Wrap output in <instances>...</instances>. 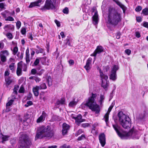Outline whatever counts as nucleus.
I'll return each mask as SVG.
<instances>
[{"instance_id": "nucleus-51", "label": "nucleus", "mask_w": 148, "mask_h": 148, "mask_svg": "<svg viewBox=\"0 0 148 148\" xmlns=\"http://www.w3.org/2000/svg\"><path fill=\"white\" fill-rule=\"evenodd\" d=\"M36 47L39 49L38 50L40 53H43L44 52V51L42 49L40 48L38 46H37Z\"/></svg>"}, {"instance_id": "nucleus-38", "label": "nucleus", "mask_w": 148, "mask_h": 148, "mask_svg": "<svg viewBox=\"0 0 148 148\" xmlns=\"http://www.w3.org/2000/svg\"><path fill=\"white\" fill-rule=\"evenodd\" d=\"M83 132V131L82 129L79 130L76 133L75 135L76 136H78L79 135L82 133Z\"/></svg>"}, {"instance_id": "nucleus-26", "label": "nucleus", "mask_w": 148, "mask_h": 148, "mask_svg": "<svg viewBox=\"0 0 148 148\" xmlns=\"http://www.w3.org/2000/svg\"><path fill=\"white\" fill-rule=\"evenodd\" d=\"M1 14L4 18H6L7 17V16L10 15V13L8 11L5 10L4 12H2L1 13Z\"/></svg>"}, {"instance_id": "nucleus-2", "label": "nucleus", "mask_w": 148, "mask_h": 148, "mask_svg": "<svg viewBox=\"0 0 148 148\" xmlns=\"http://www.w3.org/2000/svg\"><path fill=\"white\" fill-rule=\"evenodd\" d=\"M54 132L51 129L50 126H42L39 127L36 134L35 139L46 137L49 138H52L54 135Z\"/></svg>"}, {"instance_id": "nucleus-48", "label": "nucleus", "mask_w": 148, "mask_h": 148, "mask_svg": "<svg viewBox=\"0 0 148 148\" xmlns=\"http://www.w3.org/2000/svg\"><path fill=\"white\" fill-rule=\"evenodd\" d=\"M63 12L66 14H68L69 12V9L67 8H65L63 10Z\"/></svg>"}, {"instance_id": "nucleus-62", "label": "nucleus", "mask_w": 148, "mask_h": 148, "mask_svg": "<svg viewBox=\"0 0 148 148\" xmlns=\"http://www.w3.org/2000/svg\"><path fill=\"white\" fill-rule=\"evenodd\" d=\"M34 80L36 82H38L41 80V79L38 77H36Z\"/></svg>"}, {"instance_id": "nucleus-40", "label": "nucleus", "mask_w": 148, "mask_h": 148, "mask_svg": "<svg viewBox=\"0 0 148 148\" xmlns=\"http://www.w3.org/2000/svg\"><path fill=\"white\" fill-rule=\"evenodd\" d=\"M24 88L22 86H21L20 89L18 91V92L20 93H23L24 92Z\"/></svg>"}, {"instance_id": "nucleus-58", "label": "nucleus", "mask_w": 148, "mask_h": 148, "mask_svg": "<svg viewBox=\"0 0 148 148\" xmlns=\"http://www.w3.org/2000/svg\"><path fill=\"white\" fill-rule=\"evenodd\" d=\"M69 62L70 65H73L74 64V60H70L69 61Z\"/></svg>"}, {"instance_id": "nucleus-14", "label": "nucleus", "mask_w": 148, "mask_h": 148, "mask_svg": "<svg viewBox=\"0 0 148 148\" xmlns=\"http://www.w3.org/2000/svg\"><path fill=\"white\" fill-rule=\"evenodd\" d=\"M42 3V0H38L36 1L31 3L29 6V7L30 8H32L35 6H39Z\"/></svg>"}, {"instance_id": "nucleus-10", "label": "nucleus", "mask_w": 148, "mask_h": 148, "mask_svg": "<svg viewBox=\"0 0 148 148\" xmlns=\"http://www.w3.org/2000/svg\"><path fill=\"white\" fill-rule=\"evenodd\" d=\"M99 140L102 147H104L106 144L105 135L103 133L100 134L99 136Z\"/></svg>"}, {"instance_id": "nucleus-22", "label": "nucleus", "mask_w": 148, "mask_h": 148, "mask_svg": "<svg viewBox=\"0 0 148 148\" xmlns=\"http://www.w3.org/2000/svg\"><path fill=\"white\" fill-rule=\"evenodd\" d=\"M40 89L38 87V86H36L35 87H34L33 88V91L34 93V95L36 96H38L39 95L38 90Z\"/></svg>"}, {"instance_id": "nucleus-57", "label": "nucleus", "mask_w": 148, "mask_h": 148, "mask_svg": "<svg viewBox=\"0 0 148 148\" xmlns=\"http://www.w3.org/2000/svg\"><path fill=\"white\" fill-rule=\"evenodd\" d=\"M5 6V4L3 3H0V8L1 9H3Z\"/></svg>"}, {"instance_id": "nucleus-34", "label": "nucleus", "mask_w": 148, "mask_h": 148, "mask_svg": "<svg viewBox=\"0 0 148 148\" xmlns=\"http://www.w3.org/2000/svg\"><path fill=\"white\" fill-rule=\"evenodd\" d=\"M8 138L9 136H8L2 135V143H4V141L8 140Z\"/></svg>"}, {"instance_id": "nucleus-31", "label": "nucleus", "mask_w": 148, "mask_h": 148, "mask_svg": "<svg viewBox=\"0 0 148 148\" xmlns=\"http://www.w3.org/2000/svg\"><path fill=\"white\" fill-rule=\"evenodd\" d=\"M19 88V87L18 86L15 85L14 86V87L13 90V94H15L16 95L17 94V90H18Z\"/></svg>"}, {"instance_id": "nucleus-20", "label": "nucleus", "mask_w": 148, "mask_h": 148, "mask_svg": "<svg viewBox=\"0 0 148 148\" xmlns=\"http://www.w3.org/2000/svg\"><path fill=\"white\" fill-rule=\"evenodd\" d=\"M93 23L94 25H96L98 23V14L97 12H95L94 15L92 17Z\"/></svg>"}, {"instance_id": "nucleus-9", "label": "nucleus", "mask_w": 148, "mask_h": 148, "mask_svg": "<svg viewBox=\"0 0 148 148\" xmlns=\"http://www.w3.org/2000/svg\"><path fill=\"white\" fill-rule=\"evenodd\" d=\"M119 69V67L116 65H114L112 69L111 73L110 76V79L113 81H115L116 79V71Z\"/></svg>"}, {"instance_id": "nucleus-56", "label": "nucleus", "mask_w": 148, "mask_h": 148, "mask_svg": "<svg viewBox=\"0 0 148 148\" xmlns=\"http://www.w3.org/2000/svg\"><path fill=\"white\" fill-rule=\"evenodd\" d=\"M55 22L57 26L58 27H59L60 26V23L59 21H58L56 20H55Z\"/></svg>"}, {"instance_id": "nucleus-46", "label": "nucleus", "mask_w": 148, "mask_h": 148, "mask_svg": "<svg viewBox=\"0 0 148 148\" xmlns=\"http://www.w3.org/2000/svg\"><path fill=\"white\" fill-rule=\"evenodd\" d=\"M142 9V8L141 6H138L135 9V10L136 12H139Z\"/></svg>"}, {"instance_id": "nucleus-53", "label": "nucleus", "mask_w": 148, "mask_h": 148, "mask_svg": "<svg viewBox=\"0 0 148 148\" xmlns=\"http://www.w3.org/2000/svg\"><path fill=\"white\" fill-rule=\"evenodd\" d=\"M125 52L128 55H129L131 53V51L129 49H127L125 50Z\"/></svg>"}, {"instance_id": "nucleus-36", "label": "nucleus", "mask_w": 148, "mask_h": 148, "mask_svg": "<svg viewBox=\"0 0 148 148\" xmlns=\"http://www.w3.org/2000/svg\"><path fill=\"white\" fill-rule=\"evenodd\" d=\"M5 20L6 21H14V19L11 16H8L7 18H5Z\"/></svg>"}, {"instance_id": "nucleus-39", "label": "nucleus", "mask_w": 148, "mask_h": 148, "mask_svg": "<svg viewBox=\"0 0 148 148\" xmlns=\"http://www.w3.org/2000/svg\"><path fill=\"white\" fill-rule=\"evenodd\" d=\"M6 36L9 39H11L12 38L13 36L12 34L10 33H8L7 34Z\"/></svg>"}, {"instance_id": "nucleus-43", "label": "nucleus", "mask_w": 148, "mask_h": 148, "mask_svg": "<svg viewBox=\"0 0 148 148\" xmlns=\"http://www.w3.org/2000/svg\"><path fill=\"white\" fill-rule=\"evenodd\" d=\"M39 62V59L38 58H36L34 63V64L35 66H37Z\"/></svg>"}, {"instance_id": "nucleus-5", "label": "nucleus", "mask_w": 148, "mask_h": 148, "mask_svg": "<svg viewBox=\"0 0 148 148\" xmlns=\"http://www.w3.org/2000/svg\"><path fill=\"white\" fill-rule=\"evenodd\" d=\"M19 148H28L31 144V142L28 136L23 134L19 138Z\"/></svg>"}, {"instance_id": "nucleus-1", "label": "nucleus", "mask_w": 148, "mask_h": 148, "mask_svg": "<svg viewBox=\"0 0 148 148\" xmlns=\"http://www.w3.org/2000/svg\"><path fill=\"white\" fill-rule=\"evenodd\" d=\"M107 23L114 26H116L121 21V14L113 8H110L108 10Z\"/></svg>"}, {"instance_id": "nucleus-64", "label": "nucleus", "mask_w": 148, "mask_h": 148, "mask_svg": "<svg viewBox=\"0 0 148 148\" xmlns=\"http://www.w3.org/2000/svg\"><path fill=\"white\" fill-rule=\"evenodd\" d=\"M57 146L56 145H52L49 146L48 147V148H57Z\"/></svg>"}, {"instance_id": "nucleus-3", "label": "nucleus", "mask_w": 148, "mask_h": 148, "mask_svg": "<svg viewBox=\"0 0 148 148\" xmlns=\"http://www.w3.org/2000/svg\"><path fill=\"white\" fill-rule=\"evenodd\" d=\"M97 96V94L92 93V96L88 98L85 105L92 111L95 112L96 113H98L99 112V105L97 104L95 101Z\"/></svg>"}, {"instance_id": "nucleus-27", "label": "nucleus", "mask_w": 148, "mask_h": 148, "mask_svg": "<svg viewBox=\"0 0 148 148\" xmlns=\"http://www.w3.org/2000/svg\"><path fill=\"white\" fill-rule=\"evenodd\" d=\"M0 58L2 62H4L6 61V56L4 55L1 54V53H0Z\"/></svg>"}, {"instance_id": "nucleus-17", "label": "nucleus", "mask_w": 148, "mask_h": 148, "mask_svg": "<svg viewBox=\"0 0 148 148\" xmlns=\"http://www.w3.org/2000/svg\"><path fill=\"white\" fill-rule=\"evenodd\" d=\"M115 2L116 4L119 6L123 10V12H125V11L126 9V8L124 5L122 4L118 0H113Z\"/></svg>"}, {"instance_id": "nucleus-44", "label": "nucleus", "mask_w": 148, "mask_h": 148, "mask_svg": "<svg viewBox=\"0 0 148 148\" xmlns=\"http://www.w3.org/2000/svg\"><path fill=\"white\" fill-rule=\"evenodd\" d=\"M89 125V124L88 123H84L81 124V126L82 127L85 128L88 127Z\"/></svg>"}, {"instance_id": "nucleus-16", "label": "nucleus", "mask_w": 148, "mask_h": 148, "mask_svg": "<svg viewBox=\"0 0 148 148\" xmlns=\"http://www.w3.org/2000/svg\"><path fill=\"white\" fill-rule=\"evenodd\" d=\"M22 66L21 64L18 63L16 70V74L18 76H20L22 74Z\"/></svg>"}, {"instance_id": "nucleus-47", "label": "nucleus", "mask_w": 148, "mask_h": 148, "mask_svg": "<svg viewBox=\"0 0 148 148\" xmlns=\"http://www.w3.org/2000/svg\"><path fill=\"white\" fill-rule=\"evenodd\" d=\"M60 148H70V146L69 145L67 146L65 144H64L60 146Z\"/></svg>"}, {"instance_id": "nucleus-4", "label": "nucleus", "mask_w": 148, "mask_h": 148, "mask_svg": "<svg viewBox=\"0 0 148 148\" xmlns=\"http://www.w3.org/2000/svg\"><path fill=\"white\" fill-rule=\"evenodd\" d=\"M118 116L122 126L125 129L130 127L131 124L130 119L129 116L124 114L122 112H120L118 114Z\"/></svg>"}, {"instance_id": "nucleus-63", "label": "nucleus", "mask_w": 148, "mask_h": 148, "mask_svg": "<svg viewBox=\"0 0 148 148\" xmlns=\"http://www.w3.org/2000/svg\"><path fill=\"white\" fill-rule=\"evenodd\" d=\"M60 35L61 36L62 38H64L65 36L64 34V32H62L60 33Z\"/></svg>"}, {"instance_id": "nucleus-21", "label": "nucleus", "mask_w": 148, "mask_h": 148, "mask_svg": "<svg viewBox=\"0 0 148 148\" xmlns=\"http://www.w3.org/2000/svg\"><path fill=\"white\" fill-rule=\"evenodd\" d=\"M45 115V113L44 112H43L41 115L37 119V122L38 123H40L44 120Z\"/></svg>"}, {"instance_id": "nucleus-25", "label": "nucleus", "mask_w": 148, "mask_h": 148, "mask_svg": "<svg viewBox=\"0 0 148 148\" xmlns=\"http://www.w3.org/2000/svg\"><path fill=\"white\" fill-rule=\"evenodd\" d=\"M105 99V97L103 95H101L100 97V99L98 101L99 104L100 106H102L103 103L104 102Z\"/></svg>"}, {"instance_id": "nucleus-15", "label": "nucleus", "mask_w": 148, "mask_h": 148, "mask_svg": "<svg viewBox=\"0 0 148 148\" xmlns=\"http://www.w3.org/2000/svg\"><path fill=\"white\" fill-rule=\"evenodd\" d=\"M74 119H75L77 124L78 125L84 121L85 120L82 119V116L80 114L78 115L77 117H74Z\"/></svg>"}, {"instance_id": "nucleus-54", "label": "nucleus", "mask_w": 148, "mask_h": 148, "mask_svg": "<svg viewBox=\"0 0 148 148\" xmlns=\"http://www.w3.org/2000/svg\"><path fill=\"white\" fill-rule=\"evenodd\" d=\"M21 32L22 34H25L26 32V29L25 28H22L21 30Z\"/></svg>"}, {"instance_id": "nucleus-11", "label": "nucleus", "mask_w": 148, "mask_h": 148, "mask_svg": "<svg viewBox=\"0 0 148 148\" xmlns=\"http://www.w3.org/2000/svg\"><path fill=\"white\" fill-rule=\"evenodd\" d=\"M72 39L71 37L67 36L66 40H64V44L63 45V47L66 48L67 45L69 46L72 47V45L71 43L72 42Z\"/></svg>"}, {"instance_id": "nucleus-29", "label": "nucleus", "mask_w": 148, "mask_h": 148, "mask_svg": "<svg viewBox=\"0 0 148 148\" xmlns=\"http://www.w3.org/2000/svg\"><path fill=\"white\" fill-rule=\"evenodd\" d=\"M38 87L40 90L45 89H46L47 88L46 84L45 83L41 84L40 86H38Z\"/></svg>"}, {"instance_id": "nucleus-12", "label": "nucleus", "mask_w": 148, "mask_h": 148, "mask_svg": "<svg viewBox=\"0 0 148 148\" xmlns=\"http://www.w3.org/2000/svg\"><path fill=\"white\" fill-rule=\"evenodd\" d=\"M92 59L91 58H89L87 60L86 65L84 67L87 72L89 71L91 68V62Z\"/></svg>"}, {"instance_id": "nucleus-32", "label": "nucleus", "mask_w": 148, "mask_h": 148, "mask_svg": "<svg viewBox=\"0 0 148 148\" xmlns=\"http://www.w3.org/2000/svg\"><path fill=\"white\" fill-rule=\"evenodd\" d=\"M142 13L145 15H148V8H146L143 9L142 10Z\"/></svg>"}, {"instance_id": "nucleus-35", "label": "nucleus", "mask_w": 148, "mask_h": 148, "mask_svg": "<svg viewBox=\"0 0 148 148\" xmlns=\"http://www.w3.org/2000/svg\"><path fill=\"white\" fill-rule=\"evenodd\" d=\"M18 50V48L17 47H15L13 49V54L14 55H15L17 53Z\"/></svg>"}, {"instance_id": "nucleus-33", "label": "nucleus", "mask_w": 148, "mask_h": 148, "mask_svg": "<svg viewBox=\"0 0 148 148\" xmlns=\"http://www.w3.org/2000/svg\"><path fill=\"white\" fill-rule=\"evenodd\" d=\"M9 68H10V70L12 71V72H13L15 70L14 69V63H12L9 66Z\"/></svg>"}, {"instance_id": "nucleus-24", "label": "nucleus", "mask_w": 148, "mask_h": 148, "mask_svg": "<svg viewBox=\"0 0 148 148\" xmlns=\"http://www.w3.org/2000/svg\"><path fill=\"white\" fill-rule=\"evenodd\" d=\"M65 99L64 98L61 99L60 100L57 101L56 104V106L59 105L60 104H64L65 103Z\"/></svg>"}, {"instance_id": "nucleus-18", "label": "nucleus", "mask_w": 148, "mask_h": 148, "mask_svg": "<svg viewBox=\"0 0 148 148\" xmlns=\"http://www.w3.org/2000/svg\"><path fill=\"white\" fill-rule=\"evenodd\" d=\"M103 51V47L101 46H98L95 50L94 56H96L97 54H99Z\"/></svg>"}, {"instance_id": "nucleus-7", "label": "nucleus", "mask_w": 148, "mask_h": 148, "mask_svg": "<svg viewBox=\"0 0 148 148\" xmlns=\"http://www.w3.org/2000/svg\"><path fill=\"white\" fill-rule=\"evenodd\" d=\"M56 0H46L43 7L41 9L42 10L45 9H55Z\"/></svg>"}, {"instance_id": "nucleus-55", "label": "nucleus", "mask_w": 148, "mask_h": 148, "mask_svg": "<svg viewBox=\"0 0 148 148\" xmlns=\"http://www.w3.org/2000/svg\"><path fill=\"white\" fill-rule=\"evenodd\" d=\"M135 36L136 37L139 38L140 37V34L138 32H135Z\"/></svg>"}, {"instance_id": "nucleus-41", "label": "nucleus", "mask_w": 148, "mask_h": 148, "mask_svg": "<svg viewBox=\"0 0 148 148\" xmlns=\"http://www.w3.org/2000/svg\"><path fill=\"white\" fill-rule=\"evenodd\" d=\"M0 53H1V54L4 55L5 54L6 56H8L9 54V53L7 50L2 51Z\"/></svg>"}, {"instance_id": "nucleus-45", "label": "nucleus", "mask_w": 148, "mask_h": 148, "mask_svg": "<svg viewBox=\"0 0 148 148\" xmlns=\"http://www.w3.org/2000/svg\"><path fill=\"white\" fill-rule=\"evenodd\" d=\"M45 70L44 69H41L40 71L37 72V74L39 75H41L43 74L45 72Z\"/></svg>"}, {"instance_id": "nucleus-52", "label": "nucleus", "mask_w": 148, "mask_h": 148, "mask_svg": "<svg viewBox=\"0 0 148 148\" xmlns=\"http://www.w3.org/2000/svg\"><path fill=\"white\" fill-rule=\"evenodd\" d=\"M85 138V136L84 135L82 134L81 136L79 137L78 138V140H80L84 138Z\"/></svg>"}, {"instance_id": "nucleus-13", "label": "nucleus", "mask_w": 148, "mask_h": 148, "mask_svg": "<svg viewBox=\"0 0 148 148\" xmlns=\"http://www.w3.org/2000/svg\"><path fill=\"white\" fill-rule=\"evenodd\" d=\"M69 128L70 126L68 125L66 123L63 124V129L62 131V134L63 135L66 134L67 133L68 131L69 130Z\"/></svg>"}, {"instance_id": "nucleus-60", "label": "nucleus", "mask_w": 148, "mask_h": 148, "mask_svg": "<svg viewBox=\"0 0 148 148\" xmlns=\"http://www.w3.org/2000/svg\"><path fill=\"white\" fill-rule=\"evenodd\" d=\"M136 20L137 22H140L142 21V18L140 17H137L136 18Z\"/></svg>"}, {"instance_id": "nucleus-23", "label": "nucleus", "mask_w": 148, "mask_h": 148, "mask_svg": "<svg viewBox=\"0 0 148 148\" xmlns=\"http://www.w3.org/2000/svg\"><path fill=\"white\" fill-rule=\"evenodd\" d=\"M5 81L6 82V85L8 86L12 82V80L11 77H5Z\"/></svg>"}, {"instance_id": "nucleus-42", "label": "nucleus", "mask_w": 148, "mask_h": 148, "mask_svg": "<svg viewBox=\"0 0 148 148\" xmlns=\"http://www.w3.org/2000/svg\"><path fill=\"white\" fill-rule=\"evenodd\" d=\"M21 22L19 21H18L16 23V26L17 28L19 29L21 27Z\"/></svg>"}, {"instance_id": "nucleus-28", "label": "nucleus", "mask_w": 148, "mask_h": 148, "mask_svg": "<svg viewBox=\"0 0 148 148\" xmlns=\"http://www.w3.org/2000/svg\"><path fill=\"white\" fill-rule=\"evenodd\" d=\"M77 103L76 101H75L74 100L71 101L69 103V106L70 107H73L75 106L77 104Z\"/></svg>"}, {"instance_id": "nucleus-61", "label": "nucleus", "mask_w": 148, "mask_h": 148, "mask_svg": "<svg viewBox=\"0 0 148 148\" xmlns=\"http://www.w3.org/2000/svg\"><path fill=\"white\" fill-rule=\"evenodd\" d=\"M143 26L146 27L148 28V23L145 22L144 23Z\"/></svg>"}, {"instance_id": "nucleus-19", "label": "nucleus", "mask_w": 148, "mask_h": 148, "mask_svg": "<svg viewBox=\"0 0 148 148\" xmlns=\"http://www.w3.org/2000/svg\"><path fill=\"white\" fill-rule=\"evenodd\" d=\"M112 108L113 107L112 106H110L109 107L108 109V110L106 114L104 116V118H105V121L106 123L108 121L109 115L110 112Z\"/></svg>"}, {"instance_id": "nucleus-49", "label": "nucleus", "mask_w": 148, "mask_h": 148, "mask_svg": "<svg viewBox=\"0 0 148 148\" xmlns=\"http://www.w3.org/2000/svg\"><path fill=\"white\" fill-rule=\"evenodd\" d=\"M31 73L32 74L35 75L36 74H37V72L36 70L35 69H33L31 70Z\"/></svg>"}, {"instance_id": "nucleus-6", "label": "nucleus", "mask_w": 148, "mask_h": 148, "mask_svg": "<svg viewBox=\"0 0 148 148\" xmlns=\"http://www.w3.org/2000/svg\"><path fill=\"white\" fill-rule=\"evenodd\" d=\"M112 127L118 136L123 139H127L132 135V132H122L121 128L117 124L112 125Z\"/></svg>"}, {"instance_id": "nucleus-8", "label": "nucleus", "mask_w": 148, "mask_h": 148, "mask_svg": "<svg viewBox=\"0 0 148 148\" xmlns=\"http://www.w3.org/2000/svg\"><path fill=\"white\" fill-rule=\"evenodd\" d=\"M100 76L102 80L101 86L106 89L108 86L109 82L107 80L108 76L102 72H100Z\"/></svg>"}, {"instance_id": "nucleus-30", "label": "nucleus", "mask_w": 148, "mask_h": 148, "mask_svg": "<svg viewBox=\"0 0 148 148\" xmlns=\"http://www.w3.org/2000/svg\"><path fill=\"white\" fill-rule=\"evenodd\" d=\"M47 81L49 86H50L52 85V79L50 76H49L47 79Z\"/></svg>"}, {"instance_id": "nucleus-50", "label": "nucleus", "mask_w": 148, "mask_h": 148, "mask_svg": "<svg viewBox=\"0 0 148 148\" xmlns=\"http://www.w3.org/2000/svg\"><path fill=\"white\" fill-rule=\"evenodd\" d=\"M26 61L27 63H29L30 60L29 59V56H26Z\"/></svg>"}, {"instance_id": "nucleus-37", "label": "nucleus", "mask_w": 148, "mask_h": 148, "mask_svg": "<svg viewBox=\"0 0 148 148\" xmlns=\"http://www.w3.org/2000/svg\"><path fill=\"white\" fill-rule=\"evenodd\" d=\"M14 101V100L13 99H11L6 104V106H10L12 104Z\"/></svg>"}, {"instance_id": "nucleus-59", "label": "nucleus", "mask_w": 148, "mask_h": 148, "mask_svg": "<svg viewBox=\"0 0 148 148\" xmlns=\"http://www.w3.org/2000/svg\"><path fill=\"white\" fill-rule=\"evenodd\" d=\"M10 74L9 71L8 70H6L4 73V75L5 76H8Z\"/></svg>"}]
</instances>
